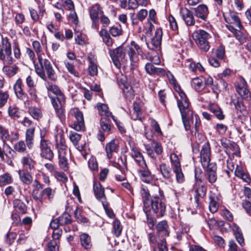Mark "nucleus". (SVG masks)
I'll return each mask as SVG.
<instances>
[{
  "mask_svg": "<svg viewBox=\"0 0 251 251\" xmlns=\"http://www.w3.org/2000/svg\"><path fill=\"white\" fill-rule=\"evenodd\" d=\"M32 47L37 54L38 63L34 65L36 74L44 80H46V72L48 77L51 81L57 79V75L53 70L50 62L47 59H43L42 54V47L39 42L34 41Z\"/></svg>",
  "mask_w": 251,
  "mask_h": 251,
  "instance_id": "f257e3e1",
  "label": "nucleus"
},
{
  "mask_svg": "<svg viewBox=\"0 0 251 251\" xmlns=\"http://www.w3.org/2000/svg\"><path fill=\"white\" fill-rule=\"evenodd\" d=\"M179 99H177V103L181 115V118L186 130H190L192 133L193 130L194 116L190 106L188 99L186 94L182 91L179 92Z\"/></svg>",
  "mask_w": 251,
  "mask_h": 251,
  "instance_id": "f03ea898",
  "label": "nucleus"
},
{
  "mask_svg": "<svg viewBox=\"0 0 251 251\" xmlns=\"http://www.w3.org/2000/svg\"><path fill=\"white\" fill-rule=\"evenodd\" d=\"M55 147L57 150L58 166L61 170L67 171L69 169V158L70 153L62 135L56 137Z\"/></svg>",
  "mask_w": 251,
  "mask_h": 251,
  "instance_id": "7ed1b4c3",
  "label": "nucleus"
},
{
  "mask_svg": "<svg viewBox=\"0 0 251 251\" xmlns=\"http://www.w3.org/2000/svg\"><path fill=\"white\" fill-rule=\"evenodd\" d=\"M159 195L155 196L151 200L150 211L155 213L157 217H162L166 211V204L164 202L165 198L163 191L159 189Z\"/></svg>",
  "mask_w": 251,
  "mask_h": 251,
  "instance_id": "20e7f679",
  "label": "nucleus"
},
{
  "mask_svg": "<svg viewBox=\"0 0 251 251\" xmlns=\"http://www.w3.org/2000/svg\"><path fill=\"white\" fill-rule=\"evenodd\" d=\"M126 47L124 48L122 46L118 47L113 50H109L110 55L115 66L117 68H120L122 66L125 68L128 66L127 60L126 58Z\"/></svg>",
  "mask_w": 251,
  "mask_h": 251,
  "instance_id": "39448f33",
  "label": "nucleus"
},
{
  "mask_svg": "<svg viewBox=\"0 0 251 251\" xmlns=\"http://www.w3.org/2000/svg\"><path fill=\"white\" fill-rule=\"evenodd\" d=\"M6 48L5 49V53L6 56L4 57L2 53L0 54V59L3 61V67L2 68V71L4 74L9 77L13 76L15 75L18 70L19 68L16 64L14 63L15 60L13 59L12 57H10L9 50H6Z\"/></svg>",
  "mask_w": 251,
  "mask_h": 251,
  "instance_id": "423d86ee",
  "label": "nucleus"
},
{
  "mask_svg": "<svg viewBox=\"0 0 251 251\" xmlns=\"http://www.w3.org/2000/svg\"><path fill=\"white\" fill-rule=\"evenodd\" d=\"M193 38L199 48L204 51H207L210 48L208 41L211 38L210 34L203 30H198L195 31L192 35Z\"/></svg>",
  "mask_w": 251,
  "mask_h": 251,
  "instance_id": "0eeeda50",
  "label": "nucleus"
},
{
  "mask_svg": "<svg viewBox=\"0 0 251 251\" xmlns=\"http://www.w3.org/2000/svg\"><path fill=\"white\" fill-rule=\"evenodd\" d=\"M51 103L55 109L56 114L60 120L65 119L64 105L65 103V98L64 95H61L51 99Z\"/></svg>",
  "mask_w": 251,
  "mask_h": 251,
  "instance_id": "6e6552de",
  "label": "nucleus"
},
{
  "mask_svg": "<svg viewBox=\"0 0 251 251\" xmlns=\"http://www.w3.org/2000/svg\"><path fill=\"white\" fill-rule=\"evenodd\" d=\"M70 113L75 119L72 127L78 131L84 130L85 124L82 113L77 108H73L71 109Z\"/></svg>",
  "mask_w": 251,
  "mask_h": 251,
  "instance_id": "1a4fd4ad",
  "label": "nucleus"
},
{
  "mask_svg": "<svg viewBox=\"0 0 251 251\" xmlns=\"http://www.w3.org/2000/svg\"><path fill=\"white\" fill-rule=\"evenodd\" d=\"M93 191L96 199L101 201L103 208L106 209L108 206V202L104 193V188L99 181L94 182Z\"/></svg>",
  "mask_w": 251,
  "mask_h": 251,
  "instance_id": "9d476101",
  "label": "nucleus"
},
{
  "mask_svg": "<svg viewBox=\"0 0 251 251\" xmlns=\"http://www.w3.org/2000/svg\"><path fill=\"white\" fill-rule=\"evenodd\" d=\"M195 178L196 183L194 186L193 191L195 193L194 199L196 203V206L199 205L200 198H203L206 193V187L202 184L199 183L201 182V180L197 177L196 173H195Z\"/></svg>",
  "mask_w": 251,
  "mask_h": 251,
  "instance_id": "9b49d317",
  "label": "nucleus"
},
{
  "mask_svg": "<svg viewBox=\"0 0 251 251\" xmlns=\"http://www.w3.org/2000/svg\"><path fill=\"white\" fill-rule=\"evenodd\" d=\"M130 155L134 159L138 166L143 169L147 167V164L143 155L133 143H129Z\"/></svg>",
  "mask_w": 251,
  "mask_h": 251,
  "instance_id": "f8f14e48",
  "label": "nucleus"
},
{
  "mask_svg": "<svg viewBox=\"0 0 251 251\" xmlns=\"http://www.w3.org/2000/svg\"><path fill=\"white\" fill-rule=\"evenodd\" d=\"M211 149L208 142L205 143L202 146L200 152V161L203 168L208 167L210 162Z\"/></svg>",
  "mask_w": 251,
  "mask_h": 251,
  "instance_id": "ddd939ff",
  "label": "nucleus"
},
{
  "mask_svg": "<svg viewBox=\"0 0 251 251\" xmlns=\"http://www.w3.org/2000/svg\"><path fill=\"white\" fill-rule=\"evenodd\" d=\"M237 92L242 99L250 101L251 100V94L247 88V84L245 79L241 77L236 85Z\"/></svg>",
  "mask_w": 251,
  "mask_h": 251,
  "instance_id": "4468645a",
  "label": "nucleus"
},
{
  "mask_svg": "<svg viewBox=\"0 0 251 251\" xmlns=\"http://www.w3.org/2000/svg\"><path fill=\"white\" fill-rule=\"evenodd\" d=\"M126 51L129 58V60H127L128 66L126 67L129 68L130 70H133L138 66L139 54L132 47H126Z\"/></svg>",
  "mask_w": 251,
  "mask_h": 251,
  "instance_id": "2eb2a0df",
  "label": "nucleus"
},
{
  "mask_svg": "<svg viewBox=\"0 0 251 251\" xmlns=\"http://www.w3.org/2000/svg\"><path fill=\"white\" fill-rule=\"evenodd\" d=\"M40 149L41 157L50 161H51L53 159L54 153L50 148L49 141H40Z\"/></svg>",
  "mask_w": 251,
  "mask_h": 251,
  "instance_id": "dca6fc26",
  "label": "nucleus"
},
{
  "mask_svg": "<svg viewBox=\"0 0 251 251\" xmlns=\"http://www.w3.org/2000/svg\"><path fill=\"white\" fill-rule=\"evenodd\" d=\"M55 193V191L54 190L48 187L44 189L41 193L39 194V195H37V192L33 191L32 197L38 203H42L44 195H46L48 197L49 200L50 201L53 199Z\"/></svg>",
  "mask_w": 251,
  "mask_h": 251,
  "instance_id": "f3484780",
  "label": "nucleus"
},
{
  "mask_svg": "<svg viewBox=\"0 0 251 251\" xmlns=\"http://www.w3.org/2000/svg\"><path fill=\"white\" fill-rule=\"evenodd\" d=\"M162 37V31L160 28L155 30V35L149 43H147L148 47L151 50H154L160 48Z\"/></svg>",
  "mask_w": 251,
  "mask_h": 251,
  "instance_id": "a211bd4d",
  "label": "nucleus"
},
{
  "mask_svg": "<svg viewBox=\"0 0 251 251\" xmlns=\"http://www.w3.org/2000/svg\"><path fill=\"white\" fill-rule=\"evenodd\" d=\"M181 17L188 26H193L195 24L193 13L186 8H181L180 10Z\"/></svg>",
  "mask_w": 251,
  "mask_h": 251,
  "instance_id": "6ab92c4d",
  "label": "nucleus"
},
{
  "mask_svg": "<svg viewBox=\"0 0 251 251\" xmlns=\"http://www.w3.org/2000/svg\"><path fill=\"white\" fill-rule=\"evenodd\" d=\"M106 156L108 159H111L119 151L118 141L112 140L105 146Z\"/></svg>",
  "mask_w": 251,
  "mask_h": 251,
  "instance_id": "aec40b11",
  "label": "nucleus"
},
{
  "mask_svg": "<svg viewBox=\"0 0 251 251\" xmlns=\"http://www.w3.org/2000/svg\"><path fill=\"white\" fill-rule=\"evenodd\" d=\"M205 168H206L205 173L206 178L210 183H214L217 180V167L216 165L214 163H211Z\"/></svg>",
  "mask_w": 251,
  "mask_h": 251,
  "instance_id": "412c9836",
  "label": "nucleus"
},
{
  "mask_svg": "<svg viewBox=\"0 0 251 251\" xmlns=\"http://www.w3.org/2000/svg\"><path fill=\"white\" fill-rule=\"evenodd\" d=\"M195 16L203 21H206L209 12L206 5L200 4L197 7L194 9Z\"/></svg>",
  "mask_w": 251,
  "mask_h": 251,
  "instance_id": "4be33fe9",
  "label": "nucleus"
},
{
  "mask_svg": "<svg viewBox=\"0 0 251 251\" xmlns=\"http://www.w3.org/2000/svg\"><path fill=\"white\" fill-rule=\"evenodd\" d=\"M89 15L92 20H98L99 16L103 14L102 8L98 3L92 5L89 8Z\"/></svg>",
  "mask_w": 251,
  "mask_h": 251,
  "instance_id": "5701e85b",
  "label": "nucleus"
},
{
  "mask_svg": "<svg viewBox=\"0 0 251 251\" xmlns=\"http://www.w3.org/2000/svg\"><path fill=\"white\" fill-rule=\"evenodd\" d=\"M156 229L159 236L163 237L169 236L170 232L167 221H162L158 223L156 225Z\"/></svg>",
  "mask_w": 251,
  "mask_h": 251,
  "instance_id": "b1692460",
  "label": "nucleus"
},
{
  "mask_svg": "<svg viewBox=\"0 0 251 251\" xmlns=\"http://www.w3.org/2000/svg\"><path fill=\"white\" fill-rule=\"evenodd\" d=\"M97 106L99 114L101 118L113 119V117H114V116L112 115V113L109 110L107 105L104 103H98Z\"/></svg>",
  "mask_w": 251,
  "mask_h": 251,
  "instance_id": "393cba45",
  "label": "nucleus"
},
{
  "mask_svg": "<svg viewBox=\"0 0 251 251\" xmlns=\"http://www.w3.org/2000/svg\"><path fill=\"white\" fill-rule=\"evenodd\" d=\"M14 89L17 97L20 100H24L27 98L26 94L24 92L22 89V81L19 78L14 86Z\"/></svg>",
  "mask_w": 251,
  "mask_h": 251,
  "instance_id": "a878e982",
  "label": "nucleus"
},
{
  "mask_svg": "<svg viewBox=\"0 0 251 251\" xmlns=\"http://www.w3.org/2000/svg\"><path fill=\"white\" fill-rule=\"evenodd\" d=\"M13 207L15 211L19 214H25L27 212V206L19 199H15L14 200Z\"/></svg>",
  "mask_w": 251,
  "mask_h": 251,
  "instance_id": "bb28decb",
  "label": "nucleus"
},
{
  "mask_svg": "<svg viewBox=\"0 0 251 251\" xmlns=\"http://www.w3.org/2000/svg\"><path fill=\"white\" fill-rule=\"evenodd\" d=\"M35 127H32L26 129L25 132V142L28 149L32 148L34 144Z\"/></svg>",
  "mask_w": 251,
  "mask_h": 251,
  "instance_id": "cd10ccee",
  "label": "nucleus"
},
{
  "mask_svg": "<svg viewBox=\"0 0 251 251\" xmlns=\"http://www.w3.org/2000/svg\"><path fill=\"white\" fill-rule=\"evenodd\" d=\"M160 172L164 178L170 181L172 179L173 174L172 169L165 163H162L159 165Z\"/></svg>",
  "mask_w": 251,
  "mask_h": 251,
  "instance_id": "c85d7f7f",
  "label": "nucleus"
},
{
  "mask_svg": "<svg viewBox=\"0 0 251 251\" xmlns=\"http://www.w3.org/2000/svg\"><path fill=\"white\" fill-rule=\"evenodd\" d=\"M145 70L146 72L150 75H159L164 74L165 71L162 68H157L154 66L151 63H148L145 65Z\"/></svg>",
  "mask_w": 251,
  "mask_h": 251,
  "instance_id": "c756f323",
  "label": "nucleus"
},
{
  "mask_svg": "<svg viewBox=\"0 0 251 251\" xmlns=\"http://www.w3.org/2000/svg\"><path fill=\"white\" fill-rule=\"evenodd\" d=\"M123 85V91L126 99L130 100L133 99L134 96V91L131 86L127 82H123L122 83Z\"/></svg>",
  "mask_w": 251,
  "mask_h": 251,
  "instance_id": "7c9ffc66",
  "label": "nucleus"
},
{
  "mask_svg": "<svg viewBox=\"0 0 251 251\" xmlns=\"http://www.w3.org/2000/svg\"><path fill=\"white\" fill-rule=\"evenodd\" d=\"M21 163L24 167L29 169L30 170L34 169L36 164V162L29 154L23 157L21 159Z\"/></svg>",
  "mask_w": 251,
  "mask_h": 251,
  "instance_id": "2f4dec72",
  "label": "nucleus"
},
{
  "mask_svg": "<svg viewBox=\"0 0 251 251\" xmlns=\"http://www.w3.org/2000/svg\"><path fill=\"white\" fill-rule=\"evenodd\" d=\"M112 165L115 168L120 169L123 167L126 166V156L122 155L115 159L114 161H111Z\"/></svg>",
  "mask_w": 251,
  "mask_h": 251,
  "instance_id": "473e14b6",
  "label": "nucleus"
},
{
  "mask_svg": "<svg viewBox=\"0 0 251 251\" xmlns=\"http://www.w3.org/2000/svg\"><path fill=\"white\" fill-rule=\"evenodd\" d=\"M111 118H100V126L102 131L106 132L108 134L110 133L112 126L110 124V119Z\"/></svg>",
  "mask_w": 251,
  "mask_h": 251,
  "instance_id": "72a5a7b5",
  "label": "nucleus"
},
{
  "mask_svg": "<svg viewBox=\"0 0 251 251\" xmlns=\"http://www.w3.org/2000/svg\"><path fill=\"white\" fill-rule=\"evenodd\" d=\"M80 241L82 246L85 249H89L92 246L90 236L86 233H82L80 235Z\"/></svg>",
  "mask_w": 251,
  "mask_h": 251,
  "instance_id": "f704fd0d",
  "label": "nucleus"
},
{
  "mask_svg": "<svg viewBox=\"0 0 251 251\" xmlns=\"http://www.w3.org/2000/svg\"><path fill=\"white\" fill-rule=\"evenodd\" d=\"M141 169L139 170L138 172L142 180L146 183H149L151 180V173L148 169L147 167L146 168Z\"/></svg>",
  "mask_w": 251,
  "mask_h": 251,
  "instance_id": "c9c22d12",
  "label": "nucleus"
},
{
  "mask_svg": "<svg viewBox=\"0 0 251 251\" xmlns=\"http://www.w3.org/2000/svg\"><path fill=\"white\" fill-rule=\"evenodd\" d=\"M232 230L237 241L241 246H244L245 244L244 239L239 227L234 224Z\"/></svg>",
  "mask_w": 251,
  "mask_h": 251,
  "instance_id": "e433bc0d",
  "label": "nucleus"
},
{
  "mask_svg": "<svg viewBox=\"0 0 251 251\" xmlns=\"http://www.w3.org/2000/svg\"><path fill=\"white\" fill-rule=\"evenodd\" d=\"M224 17L225 21L227 23H230L231 24H234L236 27H238L239 29H241V28L242 27L240 19L236 13H230L229 15V17L226 18L225 16H224Z\"/></svg>",
  "mask_w": 251,
  "mask_h": 251,
  "instance_id": "4c0bfd02",
  "label": "nucleus"
},
{
  "mask_svg": "<svg viewBox=\"0 0 251 251\" xmlns=\"http://www.w3.org/2000/svg\"><path fill=\"white\" fill-rule=\"evenodd\" d=\"M88 59L90 63L89 66V75L91 76L97 75L98 73V68L94 57L92 54L89 55L88 57Z\"/></svg>",
  "mask_w": 251,
  "mask_h": 251,
  "instance_id": "58836bf2",
  "label": "nucleus"
},
{
  "mask_svg": "<svg viewBox=\"0 0 251 251\" xmlns=\"http://www.w3.org/2000/svg\"><path fill=\"white\" fill-rule=\"evenodd\" d=\"M100 35L102 39L103 42L108 47H112L113 44V41L110 37L107 31L104 29H102L100 31Z\"/></svg>",
  "mask_w": 251,
  "mask_h": 251,
  "instance_id": "ea45409f",
  "label": "nucleus"
},
{
  "mask_svg": "<svg viewBox=\"0 0 251 251\" xmlns=\"http://www.w3.org/2000/svg\"><path fill=\"white\" fill-rule=\"evenodd\" d=\"M19 175L21 180L24 183L29 184L32 180V176L31 174L25 170H20Z\"/></svg>",
  "mask_w": 251,
  "mask_h": 251,
  "instance_id": "a19ab883",
  "label": "nucleus"
},
{
  "mask_svg": "<svg viewBox=\"0 0 251 251\" xmlns=\"http://www.w3.org/2000/svg\"><path fill=\"white\" fill-rule=\"evenodd\" d=\"M47 79V77L46 76V80H45L46 81L45 86L48 91L51 92L57 96H59L61 95H64L57 85L48 81Z\"/></svg>",
  "mask_w": 251,
  "mask_h": 251,
  "instance_id": "79ce46f5",
  "label": "nucleus"
},
{
  "mask_svg": "<svg viewBox=\"0 0 251 251\" xmlns=\"http://www.w3.org/2000/svg\"><path fill=\"white\" fill-rule=\"evenodd\" d=\"M209 110L219 120H223L225 116L223 113L221 108L216 104H212L209 106Z\"/></svg>",
  "mask_w": 251,
  "mask_h": 251,
  "instance_id": "37998d69",
  "label": "nucleus"
},
{
  "mask_svg": "<svg viewBox=\"0 0 251 251\" xmlns=\"http://www.w3.org/2000/svg\"><path fill=\"white\" fill-rule=\"evenodd\" d=\"M191 85L192 87L198 92L202 91L205 87L203 79L200 77L193 79L191 81Z\"/></svg>",
  "mask_w": 251,
  "mask_h": 251,
  "instance_id": "c03bdc74",
  "label": "nucleus"
},
{
  "mask_svg": "<svg viewBox=\"0 0 251 251\" xmlns=\"http://www.w3.org/2000/svg\"><path fill=\"white\" fill-rule=\"evenodd\" d=\"M14 150L21 153H26L27 152V145L24 141H20L17 142L14 146Z\"/></svg>",
  "mask_w": 251,
  "mask_h": 251,
  "instance_id": "a18cd8bd",
  "label": "nucleus"
},
{
  "mask_svg": "<svg viewBox=\"0 0 251 251\" xmlns=\"http://www.w3.org/2000/svg\"><path fill=\"white\" fill-rule=\"evenodd\" d=\"M169 158L173 170L181 167L180 159L176 154L171 153Z\"/></svg>",
  "mask_w": 251,
  "mask_h": 251,
  "instance_id": "49530a36",
  "label": "nucleus"
},
{
  "mask_svg": "<svg viewBox=\"0 0 251 251\" xmlns=\"http://www.w3.org/2000/svg\"><path fill=\"white\" fill-rule=\"evenodd\" d=\"M209 209L210 211L212 213H215L218 209L219 204L217 201V198L210 196L209 197Z\"/></svg>",
  "mask_w": 251,
  "mask_h": 251,
  "instance_id": "de8ad7c7",
  "label": "nucleus"
},
{
  "mask_svg": "<svg viewBox=\"0 0 251 251\" xmlns=\"http://www.w3.org/2000/svg\"><path fill=\"white\" fill-rule=\"evenodd\" d=\"M141 194L144 199V211L145 212H148V210L147 209L148 208L150 207V204L151 201L149 200V193L146 191L145 188H143L141 190Z\"/></svg>",
  "mask_w": 251,
  "mask_h": 251,
  "instance_id": "09e8293b",
  "label": "nucleus"
},
{
  "mask_svg": "<svg viewBox=\"0 0 251 251\" xmlns=\"http://www.w3.org/2000/svg\"><path fill=\"white\" fill-rule=\"evenodd\" d=\"M29 114L36 120H38L42 116V113L40 108L36 107H31L29 108Z\"/></svg>",
  "mask_w": 251,
  "mask_h": 251,
  "instance_id": "8fccbe9b",
  "label": "nucleus"
},
{
  "mask_svg": "<svg viewBox=\"0 0 251 251\" xmlns=\"http://www.w3.org/2000/svg\"><path fill=\"white\" fill-rule=\"evenodd\" d=\"M60 226L68 225L71 223V217L67 213H64L58 218Z\"/></svg>",
  "mask_w": 251,
  "mask_h": 251,
  "instance_id": "3c124183",
  "label": "nucleus"
},
{
  "mask_svg": "<svg viewBox=\"0 0 251 251\" xmlns=\"http://www.w3.org/2000/svg\"><path fill=\"white\" fill-rule=\"evenodd\" d=\"M152 248L151 251H168L166 241L164 238L160 239V241L158 242L157 246H152Z\"/></svg>",
  "mask_w": 251,
  "mask_h": 251,
  "instance_id": "603ef678",
  "label": "nucleus"
},
{
  "mask_svg": "<svg viewBox=\"0 0 251 251\" xmlns=\"http://www.w3.org/2000/svg\"><path fill=\"white\" fill-rule=\"evenodd\" d=\"M12 182L11 176L8 173H5L0 176V186H2L11 183Z\"/></svg>",
  "mask_w": 251,
  "mask_h": 251,
  "instance_id": "864d4df0",
  "label": "nucleus"
},
{
  "mask_svg": "<svg viewBox=\"0 0 251 251\" xmlns=\"http://www.w3.org/2000/svg\"><path fill=\"white\" fill-rule=\"evenodd\" d=\"M212 53L218 58L220 59H223L225 55V49L224 46L221 45L217 49L213 50Z\"/></svg>",
  "mask_w": 251,
  "mask_h": 251,
  "instance_id": "5fc2aeb1",
  "label": "nucleus"
},
{
  "mask_svg": "<svg viewBox=\"0 0 251 251\" xmlns=\"http://www.w3.org/2000/svg\"><path fill=\"white\" fill-rule=\"evenodd\" d=\"M6 46L7 48H6V50H9L10 54L9 56L10 57L11 56V44L10 43L7 41V40H3L2 45L0 47V54L1 53H2V54L5 57L6 56V54L5 53V49H6Z\"/></svg>",
  "mask_w": 251,
  "mask_h": 251,
  "instance_id": "6e6d98bb",
  "label": "nucleus"
},
{
  "mask_svg": "<svg viewBox=\"0 0 251 251\" xmlns=\"http://www.w3.org/2000/svg\"><path fill=\"white\" fill-rule=\"evenodd\" d=\"M9 115L14 119L19 118L20 117V112L18 108L14 106H10L8 108Z\"/></svg>",
  "mask_w": 251,
  "mask_h": 251,
  "instance_id": "4d7b16f0",
  "label": "nucleus"
},
{
  "mask_svg": "<svg viewBox=\"0 0 251 251\" xmlns=\"http://www.w3.org/2000/svg\"><path fill=\"white\" fill-rule=\"evenodd\" d=\"M111 35L114 37L119 36L122 34V28L120 25L112 26L109 30Z\"/></svg>",
  "mask_w": 251,
  "mask_h": 251,
  "instance_id": "13d9d810",
  "label": "nucleus"
},
{
  "mask_svg": "<svg viewBox=\"0 0 251 251\" xmlns=\"http://www.w3.org/2000/svg\"><path fill=\"white\" fill-rule=\"evenodd\" d=\"M0 138L4 144L6 141L10 139L9 132L5 128L0 126Z\"/></svg>",
  "mask_w": 251,
  "mask_h": 251,
  "instance_id": "bf43d9fd",
  "label": "nucleus"
},
{
  "mask_svg": "<svg viewBox=\"0 0 251 251\" xmlns=\"http://www.w3.org/2000/svg\"><path fill=\"white\" fill-rule=\"evenodd\" d=\"M173 172L176 174V180L178 183H181L184 182V176L182 173L181 167L174 169Z\"/></svg>",
  "mask_w": 251,
  "mask_h": 251,
  "instance_id": "052dcab7",
  "label": "nucleus"
},
{
  "mask_svg": "<svg viewBox=\"0 0 251 251\" xmlns=\"http://www.w3.org/2000/svg\"><path fill=\"white\" fill-rule=\"evenodd\" d=\"M122 227L119 221L115 220L113 222V233L116 236L118 237L121 235Z\"/></svg>",
  "mask_w": 251,
  "mask_h": 251,
  "instance_id": "680f3d73",
  "label": "nucleus"
},
{
  "mask_svg": "<svg viewBox=\"0 0 251 251\" xmlns=\"http://www.w3.org/2000/svg\"><path fill=\"white\" fill-rule=\"evenodd\" d=\"M65 64L66 67L67 69V70L71 74L73 75H74L75 77H79L78 72L75 70L74 66L72 63H71L69 62L65 61Z\"/></svg>",
  "mask_w": 251,
  "mask_h": 251,
  "instance_id": "e2e57ef3",
  "label": "nucleus"
},
{
  "mask_svg": "<svg viewBox=\"0 0 251 251\" xmlns=\"http://www.w3.org/2000/svg\"><path fill=\"white\" fill-rule=\"evenodd\" d=\"M17 237V234L14 232H8L6 235L5 242L9 245H11Z\"/></svg>",
  "mask_w": 251,
  "mask_h": 251,
  "instance_id": "0e129e2a",
  "label": "nucleus"
},
{
  "mask_svg": "<svg viewBox=\"0 0 251 251\" xmlns=\"http://www.w3.org/2000/svg\"><path fill=\"white\" fill-rule=\"evenodd\" d=\"M151 126L152 128L157 133L158 135L161 136L162 135L160 126L155 120L153 119H151Z\"/></svg>",
  "mask_w": 251,
  "mask_h": 251,
  "instance_id": "69168bd1",
  "label": "nucleus"
},
{
  "mask_svg": "<svg viewBox=\"0 0 251 251\" xmlns=\"http://www.w3.org/2000/svg\"><path fill=\"white\" fill-rule=\"evenodd\" d=\"M48 251H59L57 241L51 240L48 244Z\"/></svg>",
  "mask_w": 251,
  "mask_h": 251,
  "instance_id": "338daca9",
  "label": "nucleus"
},
{
  "mask_svg": "<svg viewBox=\"0 0 251 251\" xmlns=\"http://www.w3.org/2000/svg\"><path fill=\"white\" fill-rule=\"evenodd\" d=\"M242 206L246 210V213L251 216V201L245 199L243 201Z\"/></svg>",
  "mask_w": 251,
  "mask_h": 251,
  "instance_id": "774afa93",
  "label": "nucleus"
}]
</instances>
